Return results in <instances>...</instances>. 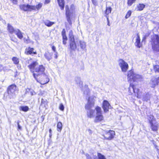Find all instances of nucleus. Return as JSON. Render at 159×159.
Listing matches in <instances>:
<instances>
[{"label": "nucleus", "instance_id": "obj_57", "mask_svg": "<svg viewBox=\"0 0 159 159\" xmlns=\"http://www.w3.org/2000/svg\"><path fill=\"white\" fill-rule=\"evenodd\" d=\"M52 130L51 129H50L49 130V132L50 133H51Z\"/></svg>", "mask_w": 159, "mask_h": 159}, {"label": "nucleus", "instance_id": "obj_43", "mask_svg": "<svg viewBox=\"0 0 159 159\" xmlns=\"http://www.w3.org/2000/svg\"><path fill=\"white\" fill-rule=\"evenodd\" d=\"M131 14V12L130 11H128L125 16V18L126 19L129 18Z\"/></svg>", "mask_w": 159, "mask_h": 159}, {"label": "nucleus", "instance_id": "obj_45", "mask_svg": "<svg viewBox=\"0 0 159 159\" xmlns=\"http://www.w3.org/2000/svg\"><path fill=\"white\" fill-rule=\"evenodd\" d=\"M92 3L94 6L98 5V2L96 0H91Z\"/></svg>", "mask_w": 159, "mask_h": 159}, {"label": "nucleus", "instance_id": "obj_55", "mask_svg": "<svg viewBox=\"0 0 159 159\" xmlns=\"http://www.w3.org/2000/svg\"><path fill=\"white\" fill-rule=\"evenodd\" d=\"M157 146H156V148L157 149V153H158V154L159 155V150L157 148Z\"/></svg>", "mask_w": 159, "mask_h": 159}, {"label": "nucleus", "instance_id": "obj_33", "mask_svg": "<svg viewBox=\"0 0 159 159\" xmlns=\"http://www.w3.org/2000/svg\"><path fill=\"white\" fill-rule=\"evenodd\" d=\"M148 120L149 121L150 124L155 122V119L153 115H150L148 116Z\"/></svg>", "mask_w": 159, "mask_h": 159}, {"label": "nucleus", "instance_id": "obj_18", "mask_svg": "<svg viewBox=\"0 0 159 159\" xmlns=\"http://www.w3.org/2000/svg\"><path fill=\"white\" fill-rule=\"evenodd\" d=\"M75 81L77 84L80 88H82L83 86V82L81 80L80 78L77 77L75 78Z\"/></svg>", "mask_w": 159, "mask_h": 159}, {"label": "nucleus", "instance_id": "obj_36", "mask_svg": "<svg viewBox=\"0 0 159 159\" xmlns=\"http://www.w3.org/2000/svg\"><path fill=\"white\" fill-rule=\"evenodd\" d=\"M45 58L48 61H49L51 59V56L49 52H45L44 54Z\"/></svg>", "mask_w": 159, "mask_h": 159}, {"label": "nucleus", "instance_id": "obj_12", "mask_svg": "<svg viewBox=\"0 0 159 159\" xmlns=\"http://www.w3.org/2000/svg\"><path fill=\"white\" fill-rule=\"evenodd\" d=\"M42 78H43V80L41 79L40 80V83L42 84H45L48 83L49 81V80L48 78L46 75H43L41 76Z\"/></svg>", "mask_w": 159, "mask_h": 159}, {"label": "nucleus", "instance_id": "obj_58", "mask_svg": "<svg viewBox=\"0 0 159 159\" xmlns=\"http://www.w3.org/2000/svg\"><path fill=\"white\" fill-rule=\"evenodd\" d=\"M49 136L51 138L52 136L51 133H50Z\"/></svg>", "mask_w": 159, "mask_h": 159}, {"label": "nucleus", "instance_id": "obj_2", "mask_svg": "<svg viewBox=\"0 0 159 159\" xmlns=\"http://www.w3.org/2000/svg\"><path fill=\"white\" fill-rule=\"evenodd\" d=\"M151 44L153 50L159 51V37L157 35H155L152 37Z\"/></svg>", "mask_w": 159, "mask_h": 159}, {"label": "nucleus", "instance_id": "obj_13", "mask_svg": "<svg viewBox=\"0 0 159 159\" xmlns=\"http://www.w3.org/2000/svg\"><path fill=\"white\" fill-rule=\"evenodd\" d=\"M134 44L135 46L138 48H140L142 46V44L140 42V39L139 34H137V37Z\"/></svg>", "mask_w": 159, "mask_h": 159}, {"label": "nucleus", "instance_id": "obj_19", "mask_svg": "<svg viewBox=\"0 0 159 159\" xmlns=\"http://www.w3.org/2000/svg\"><path fill=\"white\" fill-rule=\"evenodd\" d=\"M94 111V110L92 109H88L87 110V115L90 118L93 117Z\"/></svg>", "mask_w": 159, "mask_h": 159}, {"label": "nucleus", "instance_id": "obj_35", "mask_svg": "<svg viewBox=\"0 0 159 159\" xmlns=\"http://www.w3.org/2000/svg\"><path fill=\"white\" fill-rule=\"evenodd\" d=\"M95 110L96 111V115L102 114V111L101 107L97 106L95 108Z\"/></svg>", "mask_w": 159, "mask_h": 159}, {"label": "nucleus", "instance_id": "obj_39", "mask_svg": "<svg viewBox=\"0 0 159 159\" xmlns=\"http://www.w3.org/2000/svg\"><path fill=\"white\" fill-rule=\"evenodd\" d=\"M47 104V101L46 99H42L41 101V105H43L44 107Z\"/></svg>", "mask_w": 159, "mask_h": 159}, {"label": "nucleus", "instance_id": "obj_26", "mask_svg": "<svg viewBox=\"0 0 159 159\" xmlns=\"http://www.w3.org/2000/svg\"><path fill=\"white\" fill-rule=\"evenodd\" d=\"M66 11L67 19L69 22L70 21V11H69V7L68 6H66Z\"/></svg>", "mask_w": 159, "mask_h": 159}, {"label": "nucleus", "instance_id": "obj_1", "mask_svg": "<svg viewBox=\"0 0 159 159\" xmlns=\"http://www.w3.org/2000/svg\"><path fill=\"white\" fill-rule=\"evenodd\" d=\"M28 67L30 70L33 72V76L35 79L39 82L37 77L41 74H43L45 68L42 65H39L37 61H33L30 64L28 65Z\"/></svg>", "mask_w": 159, "mask_h": 159}, {"label": "nucleus", "instance_id": "obj_24", "mask_svg": "<svg viewBox=\"0 0 159 159\" xmlns=\"http://www.w3.org/2000/svg\"><path fill=\"white\" fill-rule=\"evenodd\" d=\"M43 4L41 3H39V4L36 6H32V9L34 10H39L42 7Z\"/></svg>", "mask_w": 159, "mask_h": 159}, {"label": "nucleus", "instance_id": "obj_14", "mask_svg": "<svg viewBox=\"0 0 159 159\" xmlns=\"http://www.w3.org/2000/svg\"><path fill=\"white\" fill-rule=\"evenodd\" d=\"M103 120V116L102 114L97 115L94 120V122L95 123L99 122Z\"/></svg>", "mask_w": 159, "mask_h": 159}, {"label": "nucleus", "instance_id": "obj_51", "mask_svg": "<svg viewBox=\"0 0 159 159\" xmlns=\"http://www.w3.org/2000/svg\"><path fill=\"white\" fill-rule=\"evenodd\" d=\"M14 4H16L17 2V0H10Z\"/></svg>", "mask_w": 159, "mask_h": 159}, {"label": "nucleus", "instance_id": "obj_9", "mask_svg": "<svg viewBox=\"0 0 159 159\" xmlns=\"http://www.w3.org/2000/svg\"><path fill=\"white\" fill-rule=\"evenodd\" d=\"M20 8L21 9L25 11H31L33 10L32 6L29 4H23L20 6Z\"/></svg>", "mask_w": 159, "mask_h": 159}, {"label": "nucleus", "instance_id": "obj_49", "mask_svg": "<svg viewBox=\"0 0 159 159\" xmlns=\"http://www.w3.org/2000/svg\"><path fill=\"white\" fill-rule=\"evenodd\" d=\"M52 49L53 51L54 52H57L56 51V48L55 46H53L52 47Z\"/></svg>", "mask_w": 159, "mask_h": 159}, {"label": "nucleus", "instance_id": "obj_46", "mask_svg": "<svg viewBox=\"0 0 159 159\" xmlns=\"http://www.w3.org/2000/svg\"><path fill=\"white\" fill-rule=\"evenodd\" d=\"M59 108L61 111H63L64 109V107L62 104H60L59 107Z\"/></svg>", "mask_w": 159, "mask_h": 159}, {"label": "nucleus", "instance_id": "obj_11", "mask_svg": "<svg viewBox=\"0 0 159 159\" xmlns=\"http://www.w3.org/2000/svg\"><path fill=\"white\" fill-rule=\"evenodd\" d=\"M159 82L157 78L156 79L155 77L152 78L150 83H149L151 87L152 88H154L158 84Z\"/></svg>", "mask_w": 159, "mask_h": 159}, {"label": "nucleus", "instance_id": "obj_28", "mask_svg": "<svg viewBox=\"0 0 159 159\" xmlns=\"http://www.w3.org/2000/svg\"><path fill=\"white\" fill-rule=\"evenodd\" d=\"M154 122H153L150 124V127L152 130L153 131H156L157 130L158 127L157 126L155 125Z\"/></svg>", "mask_w": 159, "mask_h": 159}, {"label": "nucleus", "instance_id": "obj_16", "mask_svg": "<svg viewBox=\"0 0 159 159\" xmlns=\"http://www.w3.org/2000/svg\"><path fill=\"white\" fill-rule=\"evenodd\" d=\"M61 34L62 36L63 43L66 44V41L67 40V38L66 35V31L65 29H63L61 32Z\"/></svg>", "mask_w": 159, "mask_h": 159}, {"label": "nucleus", "instance_id": "obj_40", "mask_svg": "<svg viewBox=\"0 0 159 159\" xmlns=\"http://www.w3.org/2000/svg\"><path fill=\"white\" fill-rule=\"evenodd\" d=\"M84 95H89L90 93L89 89L87 87L86 88L85 90L84 91Z\"/></svg>", "mask_w": 159, "mask_h": 159}, {"label": "nucleus", "instance_id": "obj_7", "mask_svg": "<svg viewBox=\"0 0 159 159\" xmlns=\"http://www.w3.org/2000/svg\"><path fill=\"white\" fill-rule=\"evenodd\" d=\"M16 86L15 84H12L8 87L7 91L10 98L14 95L15 92L16 90Z\"/></svg>", "mask_w": 159, "mask_h": 159}, {"label": "nucleus", "instance_id": "obj_60", "mask_svg": "<svg viewBox=\"0 0 159 159\" xmlns=\"http://www.w3.org/2000/svg\"><path fill=\"white\" fill-rule=\"evenodd\" d=\"M2 18L1 17V16H0V20H2Z\"/></svg>", "mask_w": 159, "mask_h": 159}, {"label": "nucleus", "instance_id": "obj_17", "mask_svg": "<svg viewBox=\"0 0 159 159\" xmlns=\"http://www.w3.org/2000/svg\"><path fill=\"white\" fill-rule=\"evenodd\" d=\"M142 79V76L138 74H135L133 80L134 81H141Z\"/></svg>", "mask_w": 159, "mask_h": 159}, {"label": "nucleus", "instance_id": "obj_20", "mask_svg": "<svg viewBox=\"0 0 159 159\" xmlns=\"http://www.w3.org/2000/svg\"><path fill=\"white\" fill-rule=\"evenodd\" d=\"M97 156L98 158L96 155H93V159H106L105 156L100 153H97Z\"/></svg>", "mask_w": 159, "mask_h": 159}, {"label": "nucleus", "instance_id": "obj_6", "mask_svg": "<svg viewBox=\"0 0 159 159\" xmlns=\"http://www.w3.org/2000/svg\"><path fill=\"white\" fill-rule=\"evenodd\" d=\"M76 40V39H74L72 31H70V48L73 50H75L76 48L75 41Z\"/></svg>", "mask_w": 159, "mask_h": 159}, {"label": "nucleus", "instance_id": "obj_22", "mask_svg": "<svg viewBox=\"0 0 159 159\" xmlns=\"http://www.w3.org/2000/svg\"><path fill=\"white\" fill-rule=\"evenodd\" d=\"M15 34L17 35V37L20 39H21L23 37L21 32L18 29H16V30H15Z\"/></svg>", "mask_w": 159, "mask_h": 159}, {"label": "nucleus", "instance_id": "obj_44", "mask_svg": "<svg viewBox=\"0 0 159 159\" xmlns=\"http://www.w3.org/2000/svg\"><path fill=\"white\" fill-rule=\"evenodd\" d=\"M85 155L86 157V159H93V157H92L87 153H86Z\"/></svg>", "mask_w": 159, "mask_h": 159}, {"label": "nucleus", "instance_id": "obj_4", "mask_svg": "<svg viewBox=\"0 0 159 159\" xmlns=\"http://www.w3.org/2000/svg\"><path fill=\"white\" fill-rule=\"evenodd\" d=\"M119 66L121 68L122 71L126 72L128 68V64L122 59H120L118 61Z\"/></svg>", "mask_w": 159, "mask_h": 159}, {"label": "nucleus", "instance_id": "obj_5", "mask_svg": "<svg viewBox=\"0 0 159 159\" xmlns=\"http://www.w3.org/2000/svg\"><path fill=\"white\" fill-rule=\"evenodd\" d=\"M115 135V132L114 131L110 130L109 131H107L105 135L103 136L104 138V139L109 140H111L114 138Z\"/></svg>", "mask_w": 159, "mask_h": 159}, {"label": "nucleus", "instance_id": "obj_61", "mask_svg": "<svg viewBox=\"0 0 159 159\" xmlns=\"http://www.w3.org/2000/svg\"><path fill=\"white\" fill-rule=\"evenodd\" d=\"M31 95H33V94L32 93V92L31 93Z\"/></svg>", "mask_w": 159, "mask_h": 159}, {"label": "nucleus", "instance_id": "obj_10", "mask_svg": "<svg viewBox=\"0 0 159 159\" xmlns=\"http://www.w3.org/2000/svg\"><path fill=\"white\" fill-rule=\"evenodd\" d=\"M131 90H132L134 93H136L137 95V97H138L139 94V89L138 88H135V86L132 85H131V84H130V86L129 88V91H130V93H131Z\"/></svg>", "mask_w": 159, "mask_h": 159}, {"label": "nucleus", "instance_id": "obj_34", "mask_svg": "<svg viewBox=\"0 0 159 159\" xmlns=\"http://www.w3.org/2000/svg\"><path fill=\"white\" fill-rule=\"evenodd\" d=\"M112 10V8L110 7H106V10L105 11V15H108L109 13H111Z\"/></svg>", "mask_w": 159, "mask_h": 159}, {"label": "nucleus", "instance_id": "obj_27", "mask_svg": "<svg viewBox=\"0 0 159 159\" xmlns=\"http://www.w3.org/2000/svg\"><path fill=\"white\" fill-rule=\"evenodd\" d=\"M44 24L48 27H50L55 23L54 22L50 21L49 20H47L44 21Z\"/></svg>", "mask_w": 159, "mask_h": 159}, {"label": "nucleus", "instance_id": "obj_42", "mask_svg": "<svg viewBox=\"0 0 159 159\" xmlns=\"http://www.w3.org/2000/svg\"><path fill=\"white\" fill-rule=\"evenodd\" d=\"M135 1L136 0H128V5L129 6H131L135 2Z\"/></svg>", "mask_w": 159, "mask_h": 159}, {"label": "nucleus", "instance_id": "obj_41", "mask_svg": "<svg viewBox=\"0 0 159 159\" xmlns=\"http://www.w3.org/2000/svg\"><path fill=\"white\" fill-rule=\"evenodd\" d=\"M154 70L155 72L159 73V65H155L154 66Z\"/></svg>", "mask_w": 159, "mask_h": 159}, {"label": "nucleus", "instance_id": "obj_29", "mask_svg": "<svg viewBox=\"0 0 159 159\" xmlns=\"http://www.w3.org/2000/svg\"><path fill=\"white\" fill-rule=\"evenodd\" d=\"M58 2L61 9H63L64 7V0H57Z\"/></svg>", "mask_w": 159, "mask_h": 159}, {"label": "nucleus", "instance_id": "obj_37", "mask_svg": "<svg viewBox=\"0 0 159 159\" xmlns=\"http://www.w3.org/2000/svg\"><path fill=\"white\" fill-rule=\"evenodd\" d=\"M12 60L14 64L16 65H18L19 62V59L16 57H13L12 58Z\"/></svg>", "mask_w": 159, "mask_h": 159}, {"label": "nucleus", "instance_id": "obj_47", "mask_svg": "<svg viewBox=\"0 0 159 159\" xmlns=\"http://www.w3.org/2000/svg\"><path fill=\"white\" fill-rule=\"evenodd\" d=\"M17 124L18 125V129H21V127L19 125V121H18L17 122Z\"/></svg>", "mask_w": 159, "mask_h": 159}, {"label": "nucleus", "instance_id": "obj_15", "mask_svg": "<svg viewBox=\"0 0 159 159\" xmlns=\"http://www.w3.org/2000/svg\"><path fill=\"white\" fill-rule=\"evenodd\" d=\"M34 49L33 48L28 47V48L26 49L25 53H26L27 54H36L37 53L36 52L34 51Z\"/></svg>", "mask_w": 159, "mask_h": 159}, {"label": "nucleus", "instance_id": "obj_38", "mask_svg": "<svg viewBox=\"0 0 159 159\" xmlns=\"http://www.w3.org/2000/svg\"><path fill=\"white\" fill-rule=\"evenodd\" d=\"M62 123L59 122H58L57 124V130L59 132H61V129H62Z\"/></svg>", "mask_w": 159, "mask_h": 159}, {"label": "nucleus", "instance_id": "obj_25", "mask_svg": "<svg viewBox=\"0 0 159 159\" xmlns=\"http://www.w3.org/2000/svg\"><path fill=\"white\" fill-rule=\"evenodd\" d=\"M145 7V5L143 3H140L137 6L136 9L137 11H141L143 10Z\"/></svg>", "mask_w": 159, "mask_h": 159}, {"label": "nucleus", "instance_id": "obj_59", "mask_svg": "<svg viewBox=\"0 0 159 159\" xmlns=\"http://www.w3.org/2000/svg\"><path fill=\"white\" fill-rule=\"evenodd\" d=\"M74 7V6L73 5H72L71 6V8H73V7Z\"/></svg>", "mask_w": 159, "mask_h": 159}, {"label": "nucleus", "instance_id": "obj_32", "mask_svg": "<svg viewBox=\"0 0 159 159\" xmlns=\"http://www.w3.org/2000/svg\"><path fill=\"white\" fill-rule=\"evenodd\" d=\"M19 108L20 111H22L25 112H26L29 110V107L27 106H21L19 107Z\"/></svg>", "mask_w": 159, "mask_h": 159}, {"label": "nucleus", "instance_id": "obj_31", "mask_svg": "<svg viewBox=\"0 0 159 159\" xmlns=\"http://www.w3.org/2000/svg\"><path fill=\"white\" fill-rule=\"evenodd\" d=\"M80 45L81 49L83 50H86V43L85 42L82 41H80Z\"/></svg>", "mask_w": 159, "mask_h": 159}, {"label": "nucleus", "instance_id": "obj_53", "mask_svg": "<svg viewBox=\"0 0 159 159\" xmlns=\"http://www.w3.org/2000/svg\"><path fill=\"white\" fill-rule=\"evenodd\" d=\"M147 36V35H145V36L143 37L142 40L143 41V40H144L146 39V38Z\"/></svg>", "mask_w": 159, "mask_h": 159}, {"label": "nucleus", "instance_id": "obj_3", "mask_svg": "<svg viewBox=\"0 0 159 159\" xmlns=\"http://www.w3.org/2000/svg\"><path fill=\"white\" fill-rule=\"evenodd\" d=\"M96 98L93 96L89 97L88 100V102L85 106V108L86 109H91L94 107Z\"/></svg>", "mask_w": 159, "mask_h": 159}, {"label": "nucleus", "instance_id": "obj_54", "mask_svg": "<svg viewBox=\"0 0 159 159\" xmlns=\"http://www.w3.org/2000/svg\"><path fill=\"white\" fill-rule=\"evenodd\" d=\"M105 16L107 18V21H109V18H108V15H105Z\"/></svg>", "mask_w": 159, "mask_h": 159}, {"label": "nucleus", "instance_id": "obj_56", "mask_svg": "<svg viewBox=\"0 0 159 159\" xmlns=\"http://www.w3.org/2000/svg\"><path fill=\"white\" fill-rule=\"evenodd\" d=\"M107 25L110 26V23H109V21H107Z\"/></svg>", "mask_w": 159, "mask_h": 159}, {"label": "nucleus", "instance_id": "obj_23", "mask_svg": "<svg viewBox=\"0 0 159 159\" xmlns=\"http://www.w3.org/2000/svg\"><path fill=\"white\" fill-rule=\"evenodd\" d=\"M7 30L10 33L12 34L13 33H15V30L13 27L10 24H8L7 25Z\"/></svg>", "mask_w": 159, "mask_h": 159}, {"label": "nucleus", "instance_id": "obj_21", "mask_svg": "<svg viewBox=\"0 0 159 159\" xmlns=\"http://www.w3.org/2000/svg\"><path fill=\"white\" fill-rule=\"evenodd\" d=\"M135 74H134L132 70H130L128 72V78L129 80H133Z\"/></svg>", "mask_w": 159, "mask_h": 159}, {"label": "nucleus", "instance_id": "obj_50", "mask_svg": "<svg viewBox=\"0 0 159 159\" xmlns=\"http://www.w3.org/2000/svg\"><path fill=\"white\" fill-rule=\"evenodd\" d=\"M51 0H45L44 4H47L50 3Z\"/></svg>", "mask_w": 159, "mask_h": 159}, {"label": "nucleus", "instance_id": "obj_52", "mask_svg": "<svg viewBox=\"0 0 159 159\" xmlns=\"http://www.w3.org/2000/svg\"><path fill=\"white\" fill-rule=\"evenodd\" d=\"M55 53L54 54V55H55V58H57V52H55Z\"/></svg>", "mask_w": 159, "mask_h": 159}, {"label": "nucleus", "instance_id": "obj_48", "mask_svg": "<svg viewBox=\"0 0 159 159\" xmlns=\"http://www.w3.org/2000/svg\"><path fill=\"white\" fill-rule=\"evenodd\" d=\"M87 130L89 132V134L90 135H91L92 134V133H93V132H92V130H91V129H87Z\"/></svg>", "mask_w": 159, "mask_h": 159}, {"label": "nucleus", "instance_id": "obj_30", "mask_svg": "<svg viewBox=\"0 0 159 159\" xmlns=\"http://www.w3.org/2000/svg\"><path fill=\"white\" fill-rule=\"evenodd\" d=\"M150 98V94L148 93L143 95V101H147L148 100H149Z\"/></svg>", "mask_w": 159, "mask_h": 159}, {"label": "nucleus", "instance_id": "obj_8", "mask_svg": "<svg viewBox=\"0 0 159 159\" xmlns=\"http://www.w3.org/2000/svg\"><path fill=\"white\" fill-rule=\"evenodd\" d=\"M102 107L104 112H106L108 111L109 109L111 108V106L108 101L104 100L102 104Z\"/></svg>", "mask_w": 159, "mask_h": 159}]
</instances>
